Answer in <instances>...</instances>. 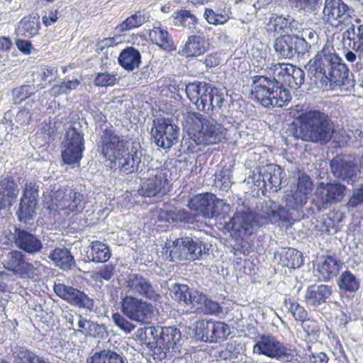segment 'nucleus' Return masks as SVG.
<instances>
[{"label": "nucleus", "instance_id": "e2e57ef3", "mask_svg": "<svg viewBox=\"0 0 363 363\" xmlns=\"http://www.w3.org/2000/svg\"><path fill=\"white\" fill-rule=\"evenodd\" d=\"M112 320L116 325L126 334L130 333L135 328V325L134 324L130 323L118 313L113 314Z\"/></svg>", "mask_w": 363, "mask_h": 363}, {"label": "nucleus", "instance_id": "4d7b16f0", "mask_svg": "<svg viewBox=\"0 0 363 363\" xmlns=\"http://www.w3.org/2000/svg\"><path fill=\"white\" fill-rule=\"evenodd\" d=\"M206 92L208 89L206 88V82H199L190 83L186 85L185 92L189 100L194 104H197L199 101L198 91Z\"/></svg>", "mask_w": 363, "mask_h": 363}, {"label": "nucleus", "instance_id": "e433bc0d", "mask_svg": "<svg viewBox=\"0 0 363 363\" xmlns=\"http://www.w3.org/2000/svg\"><path fill=\"white\" fill-rule=\"evenodd\" d=\"M195 337L201 341L214 342V322L198 320L194 325Z\"/></svg>", "mask_w": 363, "mask_h": 363}, {"label": "nucleus", "instance_id": "412c9836", "mask_svg": "<svg viewBox=\"0 0 363 363\" xmlns=\"http://www.w3.org/2000/svg\"><path fill=\"white\" fill-rule=\"evenodd\" d=\"M312 190V182L306 175L298 177L296 191L286 198V206L291 209H298L306 203L308 195Z\"/></svg>", "mask_w": 363, "mask_h": 363}, {"label": "nucleus", "instance_id": "cd10ccee", "mask_svg": "<svg viewBox=\"0 0 363 363\" xmlns=\"http://www.w3.org/2000/svg\"><path fill=\"white\" fill-rule=\"evenodd\" d=\"M149 37L153 43L163 50L169 51L175 50L171 35L160 23L154 24L152 29L149 32Z\"/></svg>", "mask_w": 363, "mask_h": 363}, {"label": "nucleus", "instance_id": "72a5a7b5", "mask_svg": "<svg viewBox=\"0 0 363 363\" xmlns=\"http://www.w3.org/2000/svg\"><path fill=\"white\" fill-rule=\"evenodd\" d=\"M119 65L127 71L137 68L141 62L140 52L133 48L128 47L120 53L118 57Z\"/></svg>", "mask_w": 363, "mask_h": 363}, {"label": "nucleus", "instance_id": "a18cd8bd", "mask_svg": "<svg viewBox=\"0 0 363 363\" xmlns=\"http://www.w3.org/2000/svg\"><path fill=\"white\" fill-rule=\"evenodd\" d=\"M191 290L186 284H174L169 289V296L180 305L186 307Z\"/></svg>", "mask_w": 363, "mask_h": 363}, {"label": "nucleus", "instance_id": "c756f323", "mask_svg": "<svg viewBox=\"0 0 363 363\" xmlns=\"http://www.w3.org/2000/svg\"><path fill=\"white\" fill-rule=\"evenodd\" d=\"M214 194L211 193L200 194L194 196L188 202V207L201 214L203 217L208 218L210 207L213 202Z\"/></svg>", "mask_w": 363, "mask_h": 363}, {"label": "nucleus", "instance_id": "0eeeda50", "mask_svg": "<svg viewBox=\"0 0 363 363\" xmlns=\"http://www.w3.org/2000/svg\"><path fill=\"white\" fill-rule=\"evenodd\" d=\"M121 303L123 315L140 325L151 323L157 313V308L151 303L130 295L122 298Z\"/></svg>", "mask_w": 363, "mask_h": 363}, {"label": "nucleus", "instance_id": "f3484780", "mask_svg": "<svg viewBox=\"0 0 363 363\" xmlns=\"http://www.w3.org/2000/svg\"><path fill=\"white\" fill-rule=\"evenodd\" d=\"M255 226V216L249 208L241 206L236 209L230 221L228 224L235 235L243 238L253 233Z\"/></svg>", "mask_w": 363, "mask_h": 363}, {"label": "nucleus", "instance_id": "1a4fd4ad", "mask_svg": "<svg viewBox=\"0 0 363 363\" xmlns=\"http://www.w3.org/2000/svg\"><path fill=\"white\" fill-rule=\"evenodd\" d=\"M5 269L13 272L21 278H28L34 281L39 280L44 270V266L38 261H26L21 252H9L3 259Z\"/></svg>", "mask_w": 363, "mask_h": 363}, {"label": "nucleus", "instance_id": "338daca9", "mask_svg": "<svg viewBox=\"0 0 363 363\" xmlns=\"http://www.w3.org/2000/svg\"><path fill=\"white\" fill-rule=\"evenodd\" d=\"M305 73L303 69L295 67L294 72L291 73L289 81L287 82L291 88L296 89L299 88L304 82Z\"/></svg>", "mask_w": 363, "mask_h": 363}, {"label": "nucleus", "instance_id": "4be33fe9", "mask_svg": "<svg viewBox=\"0 0 363 363\" xmlns=\"http://www.w3.org/2000/svg\"><path fill=\"white\" fill-rule=\"evenodd\" d=\"M206 88L208 91L205 93L198 91L199 101L195 104L197 108L206 112L220 108L224 100L223 96L209 84L206 83Z\"/></svg>", "mask_w": 363, "mask_h": 363}, {"label": "nucleus", "instance_id": "f03ea898", "mask_svg": "<svg viewBox=\"0 0 363 363\" xmlns=\"http://www.w3.org/2000/svg\"><path fill=\"white\" fill-rule=\"evenodd\" d=\"M295 67L289 63L276 64L274 71L277 79L275 77L254 76L252 89L253 98L266 108L287 105L291 99V94L286 89L279 85V81L287 84Z\"/></svg>", "mask_w": 363, "mask_h": 363}, {"label": "nucleus", "instance_id": "2eb2a0df", "mask_svg": "<svg viewBox=\"0 0 363 363\" xmlns=\"http://www.w3.org/2000/svg\"><path fill=\"white\" fill-rule=\"evenodd\" d=\"M168 180L162 171L152 169L142 180L138 194L143 197L162 196L167 191Z\"/></svg>", "mask_w": 363, "mask_h": 363}, {"label": "nucleus", "instance_id": "6ab92c4d", "mask_svg": "<svg viewBox=\"0 0 363 363\" xmlns=\"http://www.w3.org/2000/svg\"><path fill=\"white\" fill-rule=\"evenodd\" d=\"M128 291L141 296L152 301H158L161 296L155 291L149 280L142 275L130 274L126 279Z\"/></svg>", "mask_w": 363, "mask_h": 363}, {"label": "nucleus", "instance_id": "0e129e2a", "mask_svg": "<svg viewBox=\"0 0 363 363\" xmlns=\"http://www.w3.org/2000/svg\"><path fill=\"white\" fill-rule=\"evenodd\" d=\"M117 80L116 75L113 73L101 72L95 77L94 84L96 86L104 87L113 86Z\"/></svg>", "mask_w": 363, "mask_h": 363}, {"label": "nucleus", "instance_id": "aec40b11", "mask_svg": "<svg viewBox=\"0 0 363 363\" xmlns=\"http://www.w3.org/2000/svg\"><path fill=\"white\" fill-rule=\"evenodd\" d=\"M345 186L339 183H320L315 189V195L323 204L340 202L345 196Z\"/></svg>", "mask_w": 363, "mask_h": 363}, {"label": "nucleus", "instance_id": "b1692460", "mask_svg": "<svg viewBox=\"0 0 363 363\" xmlns=\"http://www.w3.org/2000/svg\"><path fill=\"white\" fill-rule=\"evenodd\" d=\"M274 48L279 57L291 59L297 52H300V50H298V38L297 35H282L281 37L276 38ZM301 52L302 51L301 50Z\"/></svg>", "mask_w": 363, "mask_h": 363}, {"label": "nucleus", "instance_id": "c9c22d12", "mask_svg": "<svg viewBox=\"0 0 363 363\" xmlns=\"http://www.w3.org/2000/svg\"><path fill=\"white\" fill-rule=\"evenodd\" d=\"M40 26L38 17L26 16L18 23L16 32L18 35L32 38L38 33Z\"/></svg>", "mask_w": 363, "mask_h": 363}, {"label": "nucleus", "instance_id": "13d9d810", "mask_svg": "<svg viewBox=\"0 0 363 363\" xmlns=\"http://www.w3.org/2000/svg\"><path fill=\"white\" fill-rule=\"evenodd\" d=\"M33 92L34 87L30 85H23L15 88L12 91L13 101L16 104H19L31 96Z\"/></svg>", "mask_w": 363, "mask_h": 363}, {"label": "nucleus", "instance_id": "c03bdc74", "mask_svg": "<svg viewBox=\"0 0 363 363\" xmlns=\"http://www.w3.org/2000/svg\"><path fill=\"white\" fill-rule=\"evenodd\" d=\"M145 22V18L140 12H136L128 17L121 23L115 28V32L121 34L138 28Z\"/></svg>", "mask_w": 363, "mask_h": 363}, {"label": "nucleus", "instance_id": "7ed1b4c3", "mask_svg": "<svg viewBox=\"0 0 363 363\" xmlns=\"http://www.w3.org/2000/svg\"><path fill=\"white\" fill-rule=\"evenodd\" d=\"M101 148L104 157L123 173H132L138 169L141 153H130L125 140L112 129L103 132Z\"/></svg>", "mask_w": 363, "mask_h": 363}, {"label": "nucleus", "instance_id": "c85d7f7f", "mask_svg": "<svg viewBox=\"0 0 363 363\" xmlns=\"http://www.w3.org/2000/svg\"><path fill=\"white\" fill-rule=\"evenodd\" d=\"M19 193L17 184L9 178L0 181V210L10 207L12 203L10 199H16Z\"/></svg>", "mask_w": 363, "mask_h": 363}, {"label": "nucleus", "instance_id": "8fccbe9b", "mask_svg": "<svg viewBox=\"0 0 363 363\" xmlns=\"http://www.w3.org/2000/svg\"><path fill=\"white\" fill-rule=\"evenodd\" d=\"M67 323L69 324L68 328L75 331L83 333L86 325H87L88 320L85 319L82 315L74 313H67L65 315Z\"/></svg>", "mask_w": 363, "mask_h": 363}, {"label": "nucleus", "instance_id": "bf43d9fd", "mask_svg": "<svg viewBox=\"0 0 363 363\" xmlns=\"http://www.w3.org/2000/svg\"><path fill=\"white\" fill-rule=\"evenodd\" d=\"M297 37L298 38V45L302 47V52L307 50L308 45L313 43L318 38L316 33L311 28L303 30Z\"/></svg>", "mask_w": 363, "mask_h": 363}, {"label": "nucleus", "instance_id": "a878e982", "mask_svg": "<svg viewBox=\"0 0 363 363\" xmlns=\"http://www.w3.org/2000/svg\"><path fill=\"white\" fill-rule=\"evenodd\" d=\"M333 292L331 286L320 284L311 285L308 287L305 294L306 304L311 307H317L325 303Z\"/></svg>", "mask_w": 363, "mask_h": 363}, {"label": "nucleus", "instance_id": "bb28decb", "mask_svg": "<svg viewBox=\"0 0 363 363\" xmlns=\"http://www.w3.org/2000/svg\"><path fill=\"white\" fill-rule=\"evenodd\" d=\"M231 6L225 3L221 2L216 9H205L203 17L209 24L218 26L223 25L231 18Z\"/></svg>", "mask_w": 363, "mask_h": 363}, {"label": "nucleus", "instance_id": "423d86ee", "mask_svg": "<svg viewBox=\"0 0 363 363\" xmlns=\"http://www.w3.org/2000/svg\"><path fill=\"white\" fill-rule=\"evenodd\" d=\"M184 118L195 128L197 135L194 134V138L199 143H203V145L219 143L225 138V129L222 125L213 120L206 119L201 113L190 112Z\"/></svg>", "mask_w": 363, "mask_h": 363}, {"label": "nucleus", "instance_id": "69168bd1", "mask_svg": "<svg viewBox=\"0 0 363 363\" xmlns=\"http://www.w3.org/2000/svg\"><path fill=\"white\" fill-rule=\"evenodd\" d=\"M289 311L297 321H304L308 318V313L305 308L301 306L298 302L289 301Z\"/></svg>", "mask_w": 363, "mask_h": 363}, {"label": "nucleus", "instance_id": "79ce46f5", "mask_svg": "<svg viewBox=\"0 0 363 363\" xmlns=\"http://www.w3.org/2000/svg\"><path fill=\"white\" fill-rule=\"evenodd\" d=\"M89 257L92 262H105L109 259L111 252L106 244L96 240L91 244Z\"/></svg>", "mask_w": 363, "mask_h": 363}, {"label": "nucleus", "instance_id": "f8f14e48", "mask_svg": "<svg viewBox=\"0 0 363 363\" xmlns=\"http://www.w3.org/2000/svg\"><path fill=\"white\" fill-rule=\"evenodd\" d=\"M179 134L178 126L169 118H160L154 120L151 130L153 142L160 147L169 149L177 143Z\"/></svg>", "mask_w": 363, "mask_h": 363}, {"label": "nucleus", "instance_id": "a19ab883", "mask_svg": "<svg viewBox=\"0 0 363 363\" xmlns=\"http://www.w3.org/2000/svg\"><path fill=\"white\" fill-rule=\"evenodd\" d=\"M337 284L340 290L353 293L359 289L360 282L354 274L346 270L340 275Z\"/></svg>", "mask_w": 363, "mask_h": 363}, {"label": "nucleus", "instance_id": "a211bd4d", "mask_svg": "<svg viewBox=\"0 0 363 363\" xmlns=\"http://www.w3.org/2000/svg\"><path fill=\"white\" fill-rule=\"evenodd\" d=\"M39 186L35 182L27 181L25 184L23 196L21 199L18 218L27 221L33 217L38 203Z\"/></svg>", "mask_w": 363, "mask_h": 363}, {"label": "nucleus", "instance_id": "f704fd0d", "mask_svg": "<svg viewBox=\"0 0 363 363\" xmlns=\"http://www.w3.org/2000/svg\"><path fill=\"white\" fill-rule=\"evenodd\" d=\"M161 327H145L138 329L136 338L148 348L158 347V337L160 336Z\"/></svg>", "mask_w": 363, "mask_h": 363}, {"label": "nucleus", "instance_id": "4468645a", "mask_svg": "<svg viewBox=\"0 0 363 363\" xmlns=\"http://www.w3.org/2000/svg\"><path fill=\"white\" fill-rule=\"evenodd\" d=\"M352 13L353 10L342 0L325 1L323 20L333 27L349 23Z\"/></svg>", "mask_w": 363, "mask_h": 363}, {"label": "nucleus", "instance_id": "473e14b6", "mask_svg": "<svg viewBox=\"0 0 363 363\" xmlns=\"http://www.w3.org/2000/svg\"><path fill=\"white\" fill-rule=\"evenodd\" d=\"M342 262L333 256L324 257L318 264V271L324 281L330 280L338 274Z\"/></svg>", "mask_w": 363, "mask_h": 363}, {"label": "nucleus", "instance_id": "603ef678", "mask_svg": "<svg viewBox=\"0 0 363 363\" xmlns=\"http://www.w3.org/2000/svg\"><path fill=\"white\" fill-rule=\"evenodd\" d=\"M230 171L229 169H221L215 173V186L222 191H227L231 186Z\"/></svg>", "mask_w": 363, "mask_h": 363}, {"label": "nucleus", "instance_id": "de8ad7c7", "mask_svg": "<svg viewBox=\"0 0 363 363\" xmlns=\"http://www.w3.org/2000/svg\"><path fill=\"white\" fill-rule=\"evenodd\" d=\"M78 79L64 80L60 84L54 85L50 90V94L54 97L60 95H67L72 91L75 90L79 85Z\"/></svg>", "mask_w": 363, "mask_h": 363}, {"label": "nucleus", "instance_id": "7c9ffc66", "mask_svg": "<svg viewBox=\"0 0 363 363\" xmlns=\"http://www.w3.org/2000/svg\"><path fill=\"white\" fill-rule=\"evenodd\" d=\"M333 174L342 180L353 183L356 179V167L340 159H335L330 164Z\"/></svg>", "mask_w": 363, "mask_h": 363}, {"label": "nucleus", "instance_id": "052dcab7", "mask_svg": "<svg viewBox=\"0 0 363 363\" xmlns=\"http://www.w3.org/2000/svg\"><path fill=\"white\" fill-rule=\"evenodd\" d=\"M106 333V328L103 325L88 320L84 332L82 334L94 337H102Z\"/></svg>", "mask_w": 363, "mask_h": 363}, {"label": "nucleus", "instance_id": "6e6552de", "mask_svg": "<svg viewBox=\"0 0 363 363\" xmlns=\"http://www.w3.org/2000/svg\"><path fill=\"white\" fill-rule=\"evenodd\" d=\"M208 251V247L206 244L196 238L194 239L186 236L173 241L167 252H169V256L172 261H177L198 259Z\"/></svg>", "mask_w": 363, "mask_h": 363}, {"label": "nucleus", "instance_id": "49530a36", "mask_svg": "<svg viewBox=\"0 0 363 363\" xmlns=\"http://www.w3.org/2000/svg\"><path fill=\"white\" fill-rule=\"evenodd\" d=\"M184 130L189 135V138L184 139V147L186 149L189 153L193 154L198 152L201 148L200 145H203V143H199V141L194 138V134L197 135L195 128L191 126L188 122L184 119L183 122Z\"/></svg>", "mask_w": 363, "mask_h": 363}, {"label": "nucleus", "instance_id": "09e8293b", "mask_svg": "<svg viewBox=\"0 0 363 363\" xmlns=\"http://www.w3.org/2000/svg\"><path fill=\"white\" fill-rule=\"evenodd\" d=\"M230 211V206L223 199H218L214 195L211 203L208 218H224Z\"/></svg>", "mask_w": 363, "mask_h": 363}, {"label": "nucleus", "instance_id": "4c0bfd02", "mask_svg": "<svg viewBox=\"0 0 363 363\" xmlns=\"http://www.w3.org/2000/svg\"><path fill=\"white\" fill-rule=\"evenodd\" d=\"M49 258L60 268L67 270L74 264V258L69 251L65 247H57L49 255Z\"/></svg>", "mask_w": 363, "mask_h": 363}, {"label": "nucleus", "instance_id": "ea45409f", "mask_svg": "<svg viewBox=\"0 0 363 363\" xmlns=\"http://www.w3.org/2000/svg\"><path fill=\"white\" fill-rule=\"evenodd\" d=\"M13 355L16 363H50L24 347H16Z\"/></svg>", "mask_w": 363, "mask_h": 363}, {"label": "nucleus", "instance_id": "393cba45", "mask_svg": "<svg viewBox=\"0 0 363 363\" xmlns=\"http://www.w3.org/2000/svg\"><path fill=\"white\" fill-rule=\"evenodd\" d=\"M14 240L18 247L30 254L39 252L43 247L37 237L23 229H15Z\"/></svg>", "mask_w": 363, "mask_h": 363}, {"label": "nucleus", "instance_id": "37998d69", "mask_svg": "<svg viewBox=\"0 0 363 363\" xmlns=\"http://www.w3.org/2000/svg\"><path fill=\"white\" fill-rule=\"evenodd\" d=\"M289 218V210L276 203H271L267 211L264 213V220L265 223H277L279 220H287Z\"/></svg>", "mask_w": 363, "mask_h": 363}, {"label": "nucleus", "instance_id": "39448f33", "mask_svg": "<svg viewBox=\"0 0 363 363\" xmlns=\"http://www.w3.org/2000/svg\"><path fill=\"white\" fill-rule=\"evenodd\" d=\"M49 196L50 200L45 201V203L50 212L55 211L68 216L72 212H81L85 207L84 196L76 189H60Z\"/></svg>", "mask_w": 363, "mask_h": 363}, {"label": "nucleus", "instance_id": "ddd939ff", "mask_svg": "<svg viewBox=\"0 0 363 363\" xmlns=\"http://www.w3.org/2000/svg\"><path fill=\"white\" fill-rule=\"evenodd\" d=\"M284 172L281 167L274 164L262 167L257 173H253L252 182L265 191L277 192L281 188Z\"/></svg>", "mask_w": 363, "mask_h": 363}, {"label": "nucleus", "instance_id": "58836bf2", "mask_svg": "<svg viewBox=\"0 0 363 363\" xmlns=\"http://www.w3.org/2000/svg\"><path fill=\"white\" fill-rule=\"evenodd\" d=\"M87 363H124V358L115 351L103 350L94 352L87 359Z\"/></svg>", "mask_w": 363, "mask_h": 363}, {"label": "nucleus", "instance_id": "774afa93", "mask_svg": "<svg viewBox=\"0 0 363 363\" xmlns=\"http://www.w3.org/2000/svg\"><path fill=\"white\" fill-rule=\"evenodd\" d=\"M35 74L40 77L41 80L47 84L55 79L57 74V69L54 67H41Z\"/></svg>", "mask_w": 363, "mask_h": 363}, {"label": "nucleus", "instance_id": "9b49d317", "mask_svg": "<svg viewBox=\"0 0 363 363\" xmlns=\"http://www.w3.org/2000/svg\"><path fill=\"white\" fill-rule=\"evenodd\" d=\"M253 353L277 360L289 362L294 358V352L279 342L275 337L262 335L257 338Z\"/></svg>", "mask_w": 363, "mask_h": 363}, {"label": "nucleus", "instance_id": "680f3d73", "mask_svg": "<svg viewBox=\"0 0 363 363\" xmlns=\"http://www.w3.org/2000/svg\"><path fill=\"white\" fill-rule=\"evenodd\" d=\"M207 297L198 291L191 290L189 298L186 304L188 309H192L195 307L201 308L206 301Z\"/></svg>", "mask_w": 363, "mask_h": 363}, {"label": "nucleus", "instance_id": "5fc2aeb1", "mask_svg": "<svg viewBox=\"0 0 363 363\" xmlns=\"http://www.w3.org/2000/svg\"><path fill=\"white\" fill-rule=\"evenodd\" d=\"M268 26L269 30L277 33H287L290 29L288 19L283 16L271 17Z\"/></svg>", "mask_w": 363, "mask_h": 363}, {"label": "nucleus", "instance_id": "5701e85b", "mask_svg": "<svg viewBox=\"0 0 363 363\" xmlns=\"http://www.w3.org/2000/svg\"><path fill=\"white\" fill-rule=\"evenodd\" d=\"M182 339V334L179 329L174 327H161L160 336L158 337V348L164 355L169 352L178 349Z\"/></svg>", "mask_w": 363, "mask_h": 363}, {"label": "nucleus", "instance_id": "3c124183", "mask_svg": "<svg viewBox=\"0 0 363 363\" xmlns=\"http://www.w3.org/2000/svg\"><path fill=\"white\" fill-rule=\"evenodd\" d=\"M283 258L284 264L288 268H298L303 264L301 252L293 248L288 249Z\"/></svg>", "mask_w": 363, "mask_h": 363}, {"label": "nucleus", "instance_id": "864d4df0", "mask_svg": "<svg viewBox=\"0 0 363 363\" xmlns=\"http://www.w3.org/2000/svg\"><path fill=\"white\" fill-rule=\"evenodd\" d=\"M175 19L183 27L189 30H194L197 24V18L190 11L181 10L175 13Z\"/></svg>", "mask_w": 363, "mask_h": 363}, {"label": "nucleus", "instance_id": "f257e3e1", "mask_svg": "<svg viewBox=\"0 0 363 363\" xmlns=\"http://www.w3.org/2000/svg\"><path fill=\"white\" fill-rule=\"evenodd\" d=\"M308 66L311 80L320 89L333 90L348 84V68L328 42Z\"/></svg>", "mask_w": 363, "mask_h": 363}, {"label": "nucleus", "instance_id": "6e6d98bb", "mask_svg": "<svg viewBox=\"0 0 363 363\" xmlns=\"http://www.w3.org/2000/svg\"><path fill=\"white\" fill-rule=\"evenodd\" d=\"M290 1L296 9L309 13L317 11L320 5V0H290Z\"/></svg>", "mask_w": 363, "mask_h": 363}, {"label": "nucleus", "instance_id": "9d476101", "mask_svg": "<svg viewBox=\"0 0 363 363\" xmlns=\"http://www.w3.org/2000/svg\"><path fill=\"white\" fill-rule=\"evenodd\" d=\"M79 123L74 122L66 128L62 142V157L68 164L79 163L84 150V134Z\"/></svg>", "mask_w": 363, "mask_h": 363}, {"label": "nucleus", "instance_id": "dca6fc26", "mask_svg": "<svg viewBox=\"0 0 363 363\" xmlns=\"http://www.w3.org/2000/svg\"><path fill=\"white\" fill-rule=\"evenodd\" d=\"M55 293L69 303L80 308L92 311L94 306V300L83 291L63 284H55Z\"/></svg>", "mask_w": 363, "mask_h": 363}, {"label": "nucleus", "instance_id": "20e7f679", "mask_svg": "<svg viewBox=\"0 0 363 363\" xmlns=\"http://www.w3.org/2000/svg\"><path fill=\"white\" fill-rule=\"evenodd\" d=\"M298 120L299 125L295 131L297 138L321 145L332 138L333 128L328 116L323 112L309 111L301 114Z\"/></svg>", "mask_w": 363, "mask_h": 363}, {"label": "nucleus", "instance_id": "2f4dec72", "mask_svg": "<svg viewBox=\"0 0 363 363\" xmlns=\"http://www.w3.org/2000/svg\"><path fill=\"white\" fill-rule=\"evenodd\" d=\"M208 50V44L203 38L191 35L182 50V55L186 57H196L203 55Z\"/></svg>", "mask_w": 363, "mask_h": 363}]
</instances>
